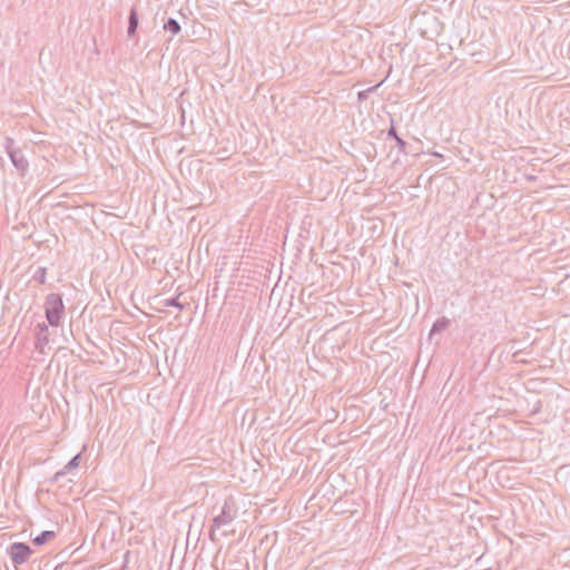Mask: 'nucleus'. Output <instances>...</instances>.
<instances>
[{
    "mask_svg": "<svg viewBox=\"0 0 570 570\" xmlns=\"http://www.w3.org/2000/svg\"><path fill=\"white\" fill-rule=\"evenodd\" d=\"M161 303L166 307H175V308H177L179 311L185 309L186 306H187V304H183V303L179 302V297L178 296L163 299Z\"/></svg>",
    "mask_w": 570,
    "mask_h": 570,
    "instance_id": "obj_12",
    "label": "nucleus"
},
{
    "mask_svg": "<svg viewBox=\"0 0 570 570\" xmlns=\"http://www.w3.org/2000/svg\"><path fill=\"white\" fill-rule=\"evenodd\" d=\"M63 313L65 304L62 296L57 293L48 294L45 302V314L48 324L50 326L58 327L61 323Z\"/></svg>",
    "mask_w": 570,
    "mask_h": 570,
    "instance_id": "obj_1",
    "label": "nucleus"
},
{
    "mask_svg": "<svg viewBox=\"0 0 570 570\" xmlns=\"http://www.w3.org/2000/svg\"><path fill=\"white\" fill-rule=\"evenodd\" d=\"M139 19H138V11L136 7H132L129 12L128 17V28H127V35L128 37H132L138 28Z\"/></svg>",
    "mask_w": 570,
    "mask_h": 570,
    "instance_id": "obj_8",
    "label": "nucleus"
},
{
    "mask_svg": "<svg viewBox=\"0 0 570 570\" xmlns=\"http://www.w3.org/2000/svg\"><path fill=\"white\" fill-rule=\"evenodd\" d=\"M32 279L38 282L39 284H45L46 279H47L46 267H38L37 271L32 275Z\"/></svg>",
    "mask_w": 570,
    "mask_h": 570,
    "instance_id": "obj_13",
    "label": "nucleus"
},
{
    "mask_svg": "<svg viewBox=\"0 0 570 570\" xmlns=\"http://www.w3.org/2000/svg\"><path fill=\"white\" fill-rule=\"evenodd\" d=\"M450 323H451L450 320L445 316L438 318L433 323V325L430 330L429 340H432L434 337V335L440 334L443 331H445L450 326Z\"/></svg>",
    "mask_w": 570,
    "mask_h": 570,
    "instance_id": "obj_7",
    "label": "nucleus"
},
{
    "mask_svg": "<svg viewBox=\"0 0 570 570\" xmlns=\"http://www.w3.org/2000/svg\"><path fill=\"white\" fill-rule=\"evenodd\" d=\"M49 324L41 322L35 326V347L41 353L49 345Z\"/></svg>",
    "mask_w": 570,
    "mask_h": 570,
    "instance_id": "obj_4",
    "label": "nucleus"
},
{
    "mask_svg": "<svg viewBox=\"0 0 570 570\" xmlns=\"http://www.w3.org/2000/svg\"><path fill=\"white\" fill-rule=\"evenodd\" d=\"M6 151L12 163V165L19 170L21 174H24L28 170L29 164L22 151L18 148H14V140L12 138H6L4 140Z\"/></svg>",
    "mask_w": 570,
    "mask_h": 570,
    "instance_id": "obj_2",
    "label": "nucleus"
},
{
    "mask_svg": "<svg viewBox=\"0 0 570 570\" xmlns=\"http://www.w3.org/2000/svg\"><path fill=\"white\" fill-rule=\"evenodd\" d=\"M373 89H374V87H373V88H368V89H366V90H362V91H360V92L357 94L358 99H360V100H364V99H366V98H367V96H368V94H370Z\"/></svg>",
    "mask_w": 570,
    "mask_h": 570,
    "instance_id": "obj_14",
    "label": "nucleus"
},
{
    "mask_svg": "<svg viewBox=\"0 0 570 570\" xmlns=\"http://www.w3.org/2000/svg\"><path fill=\"white\" fill-rule=\"evenodd\" d=\"M53 538H56V532L55 531L45 530V531L40 532L39 534H37L32 539V542H33V544L40 547V546L46 544L47 542H49Z\"/></svg>",
    "mask_w": 570,
    "mask_h": 570,
    "instance_id": "obj_9",
    "label": "nucleus"
},
{
    "mask_svg": "<svg viewBox=\"0 0 570 570\" xmlns=\"http://www.w3.org/2000/svg\"><path fill=\"white\" fill-rule=\"evenodd\" d=\"M219 528H214V523H212V527H210V531H209V540L212 542H215L217 540L216 538V530H218Z\"/></svg>",
    "mask_w": 570,
    "mask_h": 570,
    "instance_id": "obj_15",
    "label": "nucleus"
},
{
    "mask_svg": "<svg viewBox=\"0 0 570 570\" xmlns=\"http://www.w3.org/2000/svg\"><path fill=\"white\" fill-rule=\"evenodd\" d=\"M81 454H76L61 470L55 473L52 482H57L61 476L66 475L71 469H76L80 464Z\"/></svg>",
    "mask_w": 570,
    "mask_h": 570,
    "instance_id": "obj_6",
    "label": "nucleus"
},
{
    "mask_svg": "<svg viewBox=\"0 0 570 570\" xmlns=\"http://www.w3.org/2000/svg\"><path fill=\"white\" fill-rule=\"evenodd\" d=\"M7 552L14 564H23L28 561L33 551L31 547L24 542H13L8 547Z\"/></svg>",
    "mask_w": 570,
    "mask_h": 570,
    "instance_id": "obj_3",
    "label": "nucleus"
},
{
    "mask_svg": "<svg viewBox=\"0 0 570 570\" xmlns=\"http://www.w3.org/2000/svg\"><path fill=\"white\" fill-rule=\"evenodd\" d=\"M164 29L173 35H177L181 30L179 22L175 18H168L164 24Z\"/></svg>",
    "mask_w": 570,
    "mask_h": 570,
    "instance_id": "obj_11",
    "label": "nucleus"
},
{
    "mask_svg": "<svg viewBox=\"0 0 570 570\" xmlns=\"http://www.w3.org/2000/svg\"><path fill=\"white\" fill-rule=\"evenodd\" d=\"M235 517L236 512H232L227 502H225L220 513L213 519L214 528H222L229 524L234 521Z\"/></svg>",
    "mask_w": 570,
    "mask_h": 570,
    "instance_id": "obj_5",
    "label": "nucleus"
},
{
    "mask_svg": "<svg viewBox=\"0 0 570 570\" xmlns=\"http://www.w3.org/2000/svg\"><path fill=\"white\" fill-rule=\"evenodd\" d=\"M387 137H391L395 140L400 151H405L406 141L397 135L396 129L393 125L387 130Z\"/></svg>",
    "mask_w": 570,
    "mask_h": 570,
    "instance_id": "obj_10",
    "label": "nucleus"
}]
</instances>
